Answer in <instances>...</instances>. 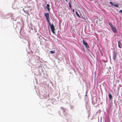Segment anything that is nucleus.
I'll return each instance as SVG.
<instances>
[{
    "label": "nucleus",
    "instance_id": "f8f14e48",
    "mask_svg": "<svg viewBox=\"0 0 122 122\" xmlns=\"http://www.w3.org/2000/svg\"><path fill=\"white\" fill-rule=\"evenodd\" d=\"M68 4H69V6L70 7V8H71V4H70V3H69Z\"/></svg>",
    "mask_w": 122,
    "mask_h": 122
},
{
    "label": "nucleus",
    "instance_id": "0eeeda50",
    "mask_svg": "<svg viewBox=\"0 0 122 122\" xmlns=\"http://www.w3.org/2000/svg\"><path fill=\"white\" fill-rule=\"evenodd\" d=\"M79 18H81L82 19L85 20V16H77Z\"/></svg>",
    "mask_w": 122,
    "mask_h": 122
},
{
    "label": "nucleus",
    "instance_id": "6e6552de",
    "mask_svg": "<svg viewBox=\"0 0 122 122\" xmlns=\"http://www.w3.org/2000/svg\"><path fill=\"white\" fill-rule=\"evenodd\" d=\"M49 4H47V6H46V8L47 9V10L49 11L50 10V9L49 8Z\"/></svg>",
    "mask_w": 122,
    "mask_h": 122
},
{
    "label": "nucleus",
    "instance_id": "1a4fd4ad",
    "mask_svg": "<svg viewBox=\"0 0 122 122\" xmlns=\"http://www.w3.org/2000/svg\"><path fill=\"white\" fill-rule=\"evenodd\" d=\"M108 96H109V99L110 100H111L112 99V96L110 94H109Z\"/></svg>",
    "mask_w": 122,
    "mask_h": 122
},
{
    "label": "nucleus",
    "instance_id": "ddd939ff",
    "mask_svg": "<svg viewBox=\"0 0 122 122\" xmlns=\"http://www.w3.org/2000/svg\"><path fill=\"white\" fill-rule=\"evenodd\" d=\"M45 15H49V13H47L46 14L45 13Z\"/></svg>",
    "mask_w": 122,
    "mask_h": 122
},
{
    "label": "nucleus",
    "instance_id": "4468645a",
    "mask_svg": "<svg viewBox=\"0 0 122 122\" xmlns=\"http://www.w3.org/2000/svg\"><path fill=\"white\" fill-rule=\"evenodd\" d=\"M119 12H120L122 13V10H120L119 11Z\"/></svg>",
    "mask_w": 122,
    "mask_h": 122
},
{
    "label": "nucleus",
    "instance_id": "423d86ee",
    "mask_svg": "<svg viewBox=\"0 0 122 122\" xmlns=\"http://www.w3.org/2000/svg\"><path fill=\"white\" fill-rule=\"evenodd\" d=\"M112 29L113 32L115 33H116L117 32V30L116 28L114 27L113 26L112 28Z\"/></svg>",
    "mask_w": 122,
    "mask_h": 122
},
{
    "label": "nucleus",
    "instance_id": "7ed1b4c3",
    "mask_svg": "<svg viewBox=\"0 0 122 122\" xmlns=\"http://www.w3.org/2000/svg\"><path fill=\"white\" fill-rule=\"evenodd\" d=\"M110 3L112 5L116 7H119L118 5L117 4H116L113 3L112 2H110Z\"/></svg>",
    "mask_w": 122,
    "mask_h": 122
},
{
    "label": "nucleus",
    "instance_id": "f3484780",
    "mask_svg": "<svg viewBox=\"0 0 122 122\" xmlns=\"http://www.w3.org/2000/svg\"><path fill=\"white\" fill-rule=\"evenodd\" d=\"M23 11L25 12V10H24L23 9Z\"/></svg>",
    "mask_w": 122,
    "mask_h": 122
},
{
    "label": "nucleus",
    "instance_id": "20e7f679",
    "mask_svg": "<svg viewBox=\"0 0 122 122\" xmlns=\"http://www.w3.org/2000/svg\"><path fill=\"white\" fill-rule=\"evenodd\" d=\"M117 53L116 52H114L113 55V59L115 61L117 57Z\"/></svg>",
    "mask_w": 122,
    "mask_h": 122
},
{
    "label": "nucleus",
    "instance_id": "f03ea898",
    "mask_svg": "<svg viewBox=\"0 0 122 122\" xmlns=\"http://www.w3.org/2000/svg\"><path fill=\"white\" fill-rule=\"evenodd\" d=\"M82 43L83 45L85 46L86 48H89V47L87 43L86 42H85L84 40H83Z\"/></svg>",
    "mask_w": 122,
    "mask_h": 122
},
{
    "label": "nucleus",
    "instance_id": "39448f33",
    "mask_svg": "<svg viewBox=\"0 0 122 122\" xmlns=\"http://www.w3.org/2000/svg\"><path fill=\"white\" fill-rule=\"evenodd\" d=\"M121 41L120 40L118 41V46L120 48H121L122 47V45Z\"/></svg>",
    "mask_w": 122,
    "mask_h": 122
},
{
    "label": "nucleus",
    "instance_id": "dca6fc26",
    "mask_svg": "<svg viewBox=\"0 0 122 122\" xmlns=\"http://www.w3.org/2000/svg\"><path fill=\"white\" fill-rule=\"evenodd\" d=\"M66 2H67V0H66Z\"/></svg>",
    "mask_w": 122,
    "mask_h": 122
},
{
    "label": "nucleus",
    "instance_id": "9d476101",
    "mask_svg": "<svg viewBox=\"0 0 122 122\" xmlns=\"http://www.w3.org/2000/svg\"><path fill=\"white\" fill-rule=\"evenodd\" d=\"M109 25L111 27V28L114 26H113V24L109 22Z\"/></svg>",
    "mask_w": 122,
    "mask_h": 122
},
{
    "label": "nucleus",
    "instance_id": "2eb2a0df",
    "mask_svg": "<svg viewBox=\"0 0 122 122\" xmlns=\"http://www.w3.org/2000/svg\"><path fill=\"white\" fill-rule=\"evenodd\" d=\"M76 14L77 15H79L78 13L77 12H76Z\"/></svg>",
    "mask_w": 122,
    "mask_h": 122
},
{
    "label": "nucleus",
    "instance_id": "9b49d317",
    "mask_svg": "<svg viewBox=\"0 0 122 122\" xmlns=\"http://www.w3.org/2000/svg\"><path fill=\"white\" fill-rule=\"evenodd\" d=\"M50 53L51 54H53L55 52V51H54L51 50L50 51Z\"/></svg>",
    "mask_w": 122,
    "mask_h": 122
},
{
    "label": "nucleus",
    "instance_id": "f257e3e1",
    "mask_svg": "<svg viewBox=\"0 0 122 122\" xmlns=\"http://www.w3.org/2000/svg\"><path fill=\"white\" fill-rule=\"evenodd\" d=\"M46 19L47 20V22L48 23L49 25L50 26L51 30L52 33L54 34H55V32L54 27V25L53 24H51V23L50 21V18L49 17V16H45Z\"/></svg>",
    "mask_w": 122,
    "mask_h": 122
},
{
    "label": "nucleus",
    "instance_id": "a211bd4d",
    "mask_svg": "<svg viewBox=\"0 0 122 122\" xmlns=\"http://www.w3.org/2000/svg\"><path fill=\"white\" fill-rule=\"evenodd\" d=\"M63 111H64V112L65 111V110H64Z\"/></svg>",
    "mask_w": 122,
    "mask_h": 122
}]
</instances>
